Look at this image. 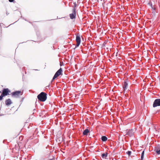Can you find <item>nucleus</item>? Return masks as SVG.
<instances>
[{"label":"nucleus","mask_w":160,"mask_h":160,"mask_svg":"<svg viewBox=\"0 0 160 160\" xmlns=\"http://www.w3.org/2000/svg\"><path fill=\"white\" fill-rule=\"evenodd\" d=\"M160 112V109H159V110H157V111L156 112V113H158V112Z\"/></svg>","instance_id":"nucleus-19"},{"label":"nucleus","mask_w":160,"mask_h":160,"mask_svg":"<svg viewBox=\"0 0 160 160\" xmlns=\"http://www.w3.org/2000/svg\"><path fill=\"white\" fill-rule=\"evenodd\" d=\"M14 0H9V1L10 2H13Z\"/></svg>","instance_id":"nucleus-20"},{"label":"nucleus","mask_w":160,"mask_h":160,"mask_svg":"<svg viewBox=\"0 0 160 160\" xmlns=\"http://www.w3.org/2000/svg\"><path fill=\"white\" fill-rule=\"evenodd\" d=\"M160 106V98L156 99L153 103V107L154 108Z\"/></svg>","instance_id":"nucleus-4"},{"label":"nucleus","mask_w":160,"mask_h":160,"mask_svg":"<svg viewBox=\"0 0 160 160\" xmlns=\"http://www.w3.org/2000/svg\"><path fill=\"white\" fill-rule=\"evenodd\" d=\"M128 86V83L126 81H124L123 84V88L124 91H125L127 89Z\"/></svg>","instance_id":"nucleus-10"},{"label":"nucleus","mask_w":160,"mask_h":160,"mask_svg":"<svg viewBox=\"0 0 160 160\" xmlns=\"http://www.w3.org/2000/svg\"><path fill=\"white\" fill-rule=\"evenodd\" d=\"M49 85H48V86H47L46 88V89H48V88H49Z\"/></svg>","instance_id":"nucleus-21"},{"label":"nucleus","mask_w":160,"mask_h":160,"mask_svg":"<svg viewBox=\"0 0 160 160\" xmlns=\"http://www.w3.org/2000/svg\"><path fill=\"white\" fill-rule=\"evenodd\" d=\"M5 104L6 105L8 106L12 103V102L10 99H8L5 101Z\"/></svg>","instance_id":"nucleus-9"},{"label":"nucleus","mask_w":160,"mask_h":160,"mask_svg":"<svg viewBox=\"0 0 160 160\" xmlns=\"http://www.w3.org/2000/svg\"><path fill=\"white\" fill-rule=\"evenodd\" d=\"M47 94L44 92H42L37 96L38 100L42 102L45 101L47 99Z\"/></svg>","instance_id":"nucleus-1"},{"label":"nucleus","mask_w":160,"mask_h":160,"mask_svg":"<svg viewBox=\"0 0 160 160\" xmlns=\"http://www.w3.org/2000/svg\"><path fill=\"white\" fill-rule=\"evenodd\" d=\"M74 8H75V7H76V2H74Z\"/></svg>","instance_id":"nucleus-22"},{"label":"nucleus","mask_w":160,"mask_h":160,"mask_svg":"<svg viewBox=\"0 0 160 160\" xmlns=\"http://www.w3.org/2000/svg\"><path fill=\"white\" fill-rule=\"evenodd\" d=\"M76 8H73L72 13L70 14V17L71 19H74L76 18Z\"/></svg>","instance_id":"nucleus-6"},{"label":"nucleus","mask_w":160,"mask_h":160,"mask_svg":"<svg viewBox=\"0 0 160 160\" xmlns=\"http://www.w3.org/2000/svg\"><path fill=\"white\" fill-rule=\"evenodd\" d=\"M10 92V91L8 88H4L2 91V94L4 96H7L9 94V93Z\"/></svg>","instance_id":"nucleus-5"},{"label":"nucleus","mask_w":160,"mask_h":160,"mask_svg":"<svg viewBox=\"0 0 160 160\" xmlns=\"http://www.w3.org/2000/svg\"><path fill=\"white\" fill-rule=\"evenodd\" d=\"M4 97V96L2 94L0 96V100H1L3 99V97Z\"/></svg>","instance_id":"nucleus-15"},{"label":"nucleus","mask_w":160,"mask_h":160,"mask_svg":"<svg viewBox=\"0 0 160 160\" xmlns=\"http://www.w3.org/2000/svg\"><path fill=\"white\" fill-rule=\"evenodd\" d=\"M155 150L156 151V152L157 154H160V149L158 150V149H156Z\"/></svg>","instance_id":"nucleus-14"},{"label":"nucleus","mask_w":160,"mask_h":160,"mask_svg":"<svg viewBox=\"0 0 160 160\" xmlns=\"http://www.w3.org/2000/svg\"><path fill=\"white\" fill-rule=\"evenodd\" d=\"M101 140L103 142H105L106 141L107 139L108 138H107L105 136H102L101 137Z\"/></svg>","instance_id":"nucleus-12"},{"label":"nucleus","mask_w":160,"mask_h":160,"mask_svg":"<svg viewBox=\"0 0 160 160\" xmlns=\"http://www.w3.org/2000/svg\"><path fill=\"white\" fill-rule=\"evenodd\" d=\"M76 41L77 42V44L76 47H78L80 45L81 42V39L79 36L77 35L76 37Z\"/></svg>","instance_id":"nucleus-7"},{"label":"nucleus","mask_w":160,"mask_h":160,"mask_svg":"<svg viewBox=\"0 0 160 160\" xmlns=\"http://www.w3.org/2000/svg\"><path fill=\"white\" fill-rule=\"evenodd\" d=\"M108 156V153L107 152H106L105 153H103L102 155V157L103 158H106Z\"/></svg>","instance_id":"nucleus-13"},{"label":"nucleus","mask_w":160,"mask_h":160,"mask_svg":"<svg viewBox=\"0 0 160 160\" xmlns=\"http://www.w3.org/2000/svg\"><path fill=\"white\" fill-rule=\"evenodd\" d=\"M127 154H128L129 156H130L131 155V152L130 151H128L127 152Z\"/></svg>","instance_id":"nucleus-16"},{"label":"nucleus","mask_w":160,"mask_h":160,"mask_svg":"<svg viewBox=\"0 0 160 160\" xmlns=\"http://www.w3.org/2000/svg\"><path fill=\"white\" fill-rule=\"evenodd\" d=\"M62 69L61 68H60L57 72H56L54 75L51 81V83H52L54 80L56 78L58 77L59 76L62 74Z\"/></svg>","instance_id":"nucleus-2"},{"label":"nucleus","mask_w":160,"mask_h":160,"mask_svg":"<svg viewBox=\"0 0 160 160\" xmlns=\"http://www.w3.org/2000/svg\"><path fill=\"white\" fill-rule=\"evenodd\" d=\"M89 132V131L88 129H86L83 132V135L87 136L88 133Z\"/></svg>","instance_id":"nucleus-11"},{"label":"nucleus","mask_w":160,"mask_h":160,"mask_svg":"<svg viewBox=\"0 0 160 160\" xmlns=\"http://www.w3.org/2000/svg\"><path fill=\"white\" fill-rule=\"evenodd\" d=\"M134 133V131L133 129H131L128 130L126 134L129 136L130 137H131L133 136V134Z\"/></svg>","instance_id":"nucleus-8"},{"label":"nucleus","mask_w":160,"mask_h":160,"mask_svg":"<svg viewBox=\"0 0 160 160\" xmlns=\"http://www.w3.org/2000/svg\"><path fill=\"white\" fill-rule=\"evenodd\" d=\"M143 157H144V155H141V160H142V159L143 158Z\"/></svg>","instance_id":"nucleus-17"},{"label":"nucleus","mask_w":160,"mask_h":160,"mask_svg":"<svg viewBox=\"0 0 160 160\" xmlns=\"http://www.w3.org/2000/svg\"><path fill=\"white\" fill-rule=\"evenodd\" d=\"M11 94L12 97L18 98L20 95H22V93L20 91H17L12 92Z\"/></svg>","instance_id":"nucleus-3"},{"label":"nucleus","mask_w":160,"mask_h":160,"mask_svg":"<svg viewBox=\"0 0 160 160\" xmlns=\"http://www.w3.org/2000/svg\"><path fill=\"white\" fill-rule=\"evenodd\" d=\"M144 151H143L141 155H144Z\"/></svg>","instance_id":"nucleus-18"}]
</instances>
